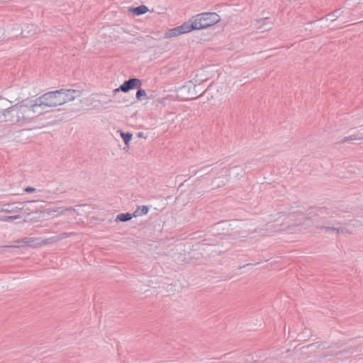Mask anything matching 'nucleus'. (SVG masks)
<instances>
[{
	"label": "nucleus",
	"instance_id": "f257e3e1",
	"mask_svg": "<svg viewBox=\"0 0 363 363\" xmlns=\"http://www.w3.org/2000/svg\"><path fill=\"white\" fill-rule=\"evenodd\" d=\"M81 96V91L75 89H60L48 91L33 99L32 106L36 117L49 112L53 108L62 106Z\"/></svg>",
	"mask_w": 363,
	"mask_h": 363
},
{
	"label": "nucleus",
	"instance_id": "f03ea898",
	"mask_svg": "<svg viewBox=\"0 0 363 363\" xmlns=\"http://www.w3.org/2000/svg\"><path fill=\"white\" fill-rule=\"evenodd\" d=\"M36 117L31 98H26L0 111V123L8 125H25Z\"/></svg>",
	"mask_w": 363,
	"mask_h": 363
},
{
	"label": "nucleus",
	"instance_id": "7ed1b4c3",
	"mask_svg": "<svg viewBox=\"0 0 363 363\" xmlns=\"http://www.w3.org/2000/svg\"><path fill=\"white\" fill-rule=\"evenodd\" d=\"M302 218H298L294 213L278 212L272 215L265 225L266 231L291 230L302 224Z\"/></svg>",
	"mask_w": 363,
	"mask_h": 363
},
{
	"label": "nucleus",
	"instance_id": "20e7f679",
	"mask_svg": "<svg viewBox=\"0 0 363 363\" xmlns=\"http://www.w3.org/2000/svg\"><path fill=\"white\" fill-rule=\"evenodd\" d=\"M207 79V77H203L201 74H196L194 79L186 82L182 86L178 89V96L182 100L196 99L201 95L203 89L201 86V82Z\"/></svg>",
	"mask_w": 363,
	"mask_h": 363
},
{
	"label": "nucleus",
	"instance_id": "39448f33",
	"mask_svg": "<svg viewBox=\"0 0 363 363\" xmlns=\"http://www.w3.org/2000/svg\"><path fill=\"white\" fill-rule=\"evenodd\" d=\"M220 21V16L215 12H203L192 16L189 22L191 31L208 28Z\"/></svg>",
	"mask_w": 363,
	"mask_h": 363
},
{
	"label": "nucleus",
	"instance_id": "423d86ee",
	"mask_svg": "<svg viewBox=\"0 0 363 363\" xmlns=\"http://www.w3.org/2000/svg\"><path fill=\"white\" fill-rule=\"evenodd\" d=\"M72 235V233H64L57 236H53L46 239H41L39 238H26L23 239L18 240L15 242L16 243V247H37L46 245H50L58 241L70 237Z\"/></svg>",
	"mask_w": 363,
	"mask_h": 363
},
{
	"label": "nucleus",
	"instance_id": "0eeeda50",
	"mask_svg": "<svg viewBox=\"0 0 363 363\" xmlns=\"http://www.w3.org/2000/svg\"><path fill=\"white\" fill-rule=\"evenodd\" d=\"M191 32L189 22H184L181 26L167 30L163 35L164 39H172L177 38L183 34Z\"/></svg>",
	"mask_w": 363,
	"mask_h": 363
},
{
	"label": "nucleus",
	"instance_id": "6e6552de",
	"mask_svg": "<svg viewBox=\"0 0 363 363\" xmlns=\"http://www.w3.org/2000/svg\"><path fill=\"white\" fill-rule=\"evenodd\" d=\"M32 201L4 203L1 204L4 213H16L24 210V208Z\"/></svg>",
	"mask_w": 363,
	"mask_h": 363
},
{
	"label": "nucleus",
	"instance_id": "1a4fd4ad",
	"mask_svg": "<svg viewBox=\"0 0 363 363\" xmlns=\"http://www.w3.org/2000/svg\"><path fill=\"white\" fill-rule=\"evenodd\" d=\"M142 86V82L138 78H131L127 81H125L119 88L114 89V93H117L120 91L123 92H128L130 90L135 88H140Z\"/></svg>",
	"mask_w": 363,
	"mask_h": 363
},
{
	"label": "nucleus",
	"instance_id": "9d476101",
	"mask_svg": "<svg viewBox=\"0 0 363 363\" xmlns=\"http://www.w3.org/2000/svg\"><path fill=\"white\" fill-rule=\"evenodd\" d=\"M77 209L72 207L69 208H63V207H57L55 208H48L45 209L43 213L52 218H56L60 216L64 215L67 211H77Z\"/></svg>",
	"mask_w": 363,
	"mask_h": 363
},
{
	"label": "nucleus",
	"instance_id": "9b49d317",
	"mask_svg": "<svg viewBox=\"0 0 363 363\" xmlns=\"http://www.w3.org/2000/svg\"><path fill=\"white\" fill-rule=\"evenodd\" d=\"M255 28L259 33H264L272 28V23L267 21V18H260L255 21Z\"/></svg>",
	"mask_w": 363,
	"mask_h": 363
},
{
	"label": "nucleus",
	"instance_id": "f8f14e48",
	"mask_svg": "<svg viewBox=\"0 0 363 363\" xmlns=\"http://www.w3.org/2000/svg\"><path fill=\"white\" fill-rule=\"evenodd\" d=\"M243 172V167L240 165H233L228 168V177L231 179H237Z\"/></svg>",
	"mask_w": 363,
	"mask_h": 363
},
{
	"label": "nucleus",
	"instance_id": "ddd939ff",
	"mask_svg": "<svg viewBox=\"0 0 363 363\" xmlns=\"http://www.w3.org/2000/svg\"><path fill=\"white\" fill-rule=\"evenodd\" d=\"M135 16H140L146 13L149 9L145 5H141L135 8H132L130 10Z\"/></svg>",
	"mask_w": 363,
	"mask_h": 363
},
{
	"label": "nucleus",
	"instance_id": "4468645a",
	"mask_svg": "<svg viewBox=\"0 0 363 363\" xmlns=\"http://www.w3.org/2000/svg\"><path fill=\"white\" fill-rule=\"evenodd\" d=\"M119 132H120V135H121V138H123V140L125 144V146H126L125 147H124V150L128 149L129 143H130V140H132L133 135L130 133H124L122 130H119Z\"/></svg>",
	"mask_w": 363,
	"mask_h": 363
},
{
	"label": "nucleus",
	"instance_id": "2eb2a0df",
	"mask_svg": "<svg viewBox=\"0 0 363 363\" xmlns=\"http://www.w3.org/2000/svg\"><path fill=\"white\" fill-rule=\"evenodd\" d=\"M225 184V178L217 177L211 183L212 189H216L221 186H224Z\"/></svg>",
	"mask_w": 363,
	"mask_h": 363
},
{
	"label": "nucleus",
	"instance_id": "dca6fc26",
	"mask_svg": "<svg viewBox=\"0 0 363 363\" xmlns=\"http://www.w3.org/2000/svg\"><path fill=\"white\" fill-rule=\"evenodd\" d=\"M206 184L205 182L198 183L195 187V194L199 196L204 194L206 192V190L204 189V187H206Z\"/></svg>",
	"mask_w": 363,
	"mask_h": 363
},
{
	"label": "nucleus",
	"instance_id": "f3484780",
	"mask_svg": "<svg viewBox=\"0 0 363 363\" xmlns=\"http://www.w3.org/2000/svg\"><path fill=\"white\" fill-rule=\"evenodd\" d=\"M133 216L129 213H121L117 216L116 220L122 222H125L132 219Z\"/></svg>",
	"mask_w": 363,
	"mask_h": 363
},
{
	"label": "nucleus",
	"instance_id": "a211bd4d",
	"mask_svg": "<svg viewBox=\"0 0 363 363\" xmlns=\"http://www.w3.org/2000/svg\"><path fill=\"white\" fill-rule=\"evenodd\" d=\"M148 210L149 208L146 206H140L135 212V215H134V216H136L138 215H145L147 213Z\"/></svg>",
	"mask_w": 363,
	"mask_h": 363
},
{
	"label": "nucleus",
	"instance_id": "6ab92c4d",
	"mask_svg": "<svg viewBox=\"0 0 363 363\" xmlns=\"http://www.w3.org/2000/svg\"><path fill=\"white\" fill-rule=\"evenodd\" d=\"M21 218V216L19 215H15V216H4L3 218H1V220L3 221H13L17 219Z\"/></svg>",
	"mask_w": 363,
	"mask_h": 363
},
{
	"label": "nucleus",
	"instance_id": "aec40b11",
	"mask_svg": "<svg viewBox=\"0 0 363 363\" xmlns=\"http://www.w3.org/2000/svg\"><path fill=\"white\" fill-rule=\"evenodd\" d=\"M74 208L77 209V211H74L75 213H77L78 215H82L84 212L83 208H88V205H86V204L79 205V206H76Z\"/></svg>",
	"mask_w": 363,
	"mask_h": 363
},
{
	"label": "nucleus",
	"instance_id": "412c9836",
	"mask_svg": "<svg viewBox=\"0 0 363 363\" xmlns=\"http://www.w3.org/2000/svg\"><path fill=\"white\" fill-rule=\"evenodd\" d=\"M146 95V91L144 89H140L136 93V98L138 100H141L142 97H145Z\"/></svg>",
	"mask_w": 363,
	"mask_h": 363
},
{
	"label": "nucleus",
	"instance_id": "4be33fe9",
	"mask_svg": "<svg viewBox=\"0 0 363 363\" xmlns=\"http://www.w3.org/2000/svg\"><path fill=\"white\" fill-rule=\"evenodd\" d=\"M362 138H359V139H362ZM358 138H357L355 135H350L348 137H345L342 140L341 142L342 143H345L347 141H349V140H357Z\"/></svg>",
	"mask_w": 363,
	"mask_h": 363
},
{
	"label": "nucleus",
	"instance_id": "5701e85b",
	"mask_svg": "<svg viewBox=\"0 0 363 363\" xmlns=\"http://www.w3.org/2000/svg\"><path fill=\"white\" fill-rule=\"evenodd\" d=\"M337 233H348L349 231L345 228H337Z\"/></svg>",
	"mask_w": 363,
	"mask_h": 363
},
{
	"label": "nucleus",
	"instance_id": "b1692460",
	"mask_svg": "<svg viewBox=\"0 0 363 363\" xmlns=\"http://www.w3.org/2000/svg\"><path fill=\"white\" fill-rule=\"evenodd\" d=\"M209 89L211 90V91L217 90L218 91L217 84H211L210 86Z\"/></svg>",
	"mask_w": 363,
	"mask_h": 363
},
{
	"label": "nucleus",
	"instance_id": "393cba45",
	"mask_svg": "<svg viewBox=\"0 0 363 363\" xmlns=\"http://www.w3.org/2000/svg\"><path fill=\"white\" fill-rule=\"evenodd\" d=\"M323 228L325 229L326 230H331V231H335L337 232V228L335 227H322Z\"/></svg>",
	"mask_w": 363,
	"mask_h": 363
},
{
	"label": "nucleus",
	"instance_id": "a878e982",
	"mask_svg": "<svg viewBox=\"0 0 363 363\" xmlns=\"http://www.w3.org/2000/svg\"><path fill=\"white\" fill-rule=\"evenodd\" d=\"M35 188H33V187H30V186H28V187H27V188L26 189V192H28V193H32V192L35 191Z\"/></svg>",
	"mask_w": 363,
	"mask_h": 363
},
{
	"label": "nucleus",
	"instance_id": "bb28decb",
	"mask_svg": "<svg viewBox=\"0 0 363 363\" xmlns=\"http://www.w3.org/2000/svg\"><path fill=\"white\" fill-rule=\"evenodd\" d=\"M237 223H238L237 220H233L230 221V223H229L228 225L229 226H233V225H235Z\"/></svg>",
	"mask_w": 363,
	"mask_h": 363
},
{
	"label": "nucleus",
	"instance_id": "cd10ccee",
	"mask_svg": "<svg viewBox=\"0 0 363 363\" xmlns=\"http://www.w3.org/2000/svg\"><path fill=\"white\" fill-rule=\"evenodd\" d=\"M138 136L139 138H143V133H139L138 134Z\"/></svg>",
	"mask_w": 363,
	"mask_h": 363
},
{
	"label": "nucleus",
	"instance_id": "c85d7f7f",
	"mask_svg": "<svg viewBox=\"0 0 363 363\" xmlns=\"http://www.w3.org/2000/svg\"><path fill=\"white\" fill-rule=\"evenodd\" d=\"M0 213H4L3 209L1 208V204L0 203Z\"/></svg>",
	"mask_w": 363,
	"mask_h": 363
},
{
	"label": "nucleus",
	"instance_id": "c756f323",
	"mask_svg": "<svg viewBox=\"0 0 363 363\" xmlns=\"http://www.w3.org/2000/svg\"><path fill=\"white\" fill-rule=\"evenodd\" d=\"M358 124H359L361 126H363V123L362 121L358 122Z\"/></svg>",
	"mask_w": 363,
	"mask_h": 363
},
{
	"label": "nucleus",
	"instance_id": "7c9ffc66",
	"mask_svg": "<svg viewBox=\"0 0 363 363\" xmlns=\"http://www.w3.org/2000/svg\"><path fill=\"white\" fill-rule=\"evenodd\" d=\"M221 89H222V91L224 93L225 92V87H224V86L222 87Z\"/></svg>",
	"mask_w": 363,
	"mask_h": 363
},
{
	"label": "nucleus",
	"instance_id": "2f4dec72",
	"mask_svg": "<svg viewBox=\"0 0 363 363\" xmlns=\"http://www.w3.org/2000/svg\"><path fill=\"white\" fill-rule=\"evenodd\" d=\"M1 37H2V34H1V33L0 32V40L1 39Z\"/></svg>",
	"mask_w": 363,
	"mask_h": 363
}]
</instances>
